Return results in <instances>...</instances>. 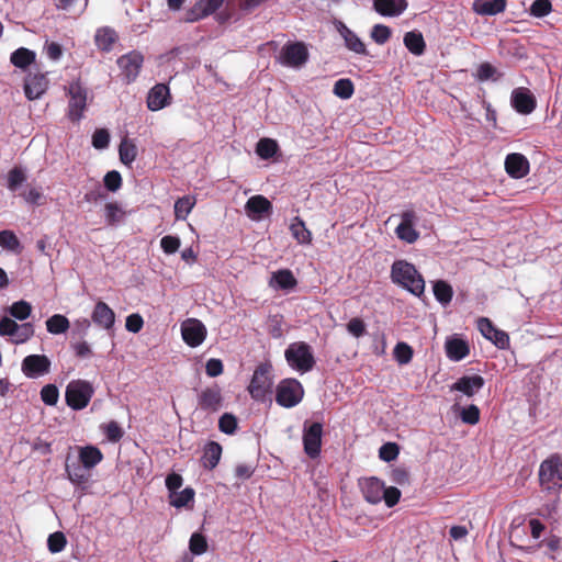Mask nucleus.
I'll use <instances>...</instances> for the list:
<instances>
[{
  "instance_id": "obj_7",
  "label": "nucleus",
  "mask_w": 562,
  "mask_h": 562,
  "mask_svg": "<svg viewBox=\"0 0 562 562\" xmlns=\"http://www.w3.org/2000/svg\"><path fill=\"white\" fill-rule=\"evenodd\" d=\"M310 54L305 43L288 42L283 45L279 61L286 67L300 68L306 64Z\"/></svg>"
},
{
  "instance_id": "obj_11",
  "label": "nucleus",
  "mask_w": 562,
  "mask_h": 562,
  "mask_svg": "<svg viewBox=\"0 0 562 562\" xmlns=\"http://www.w3.org/2000/svg\"><path fill=\"white\" fill-rule=\"evenodd\" d=\"M144 57L139 52L132 50L117 59V65L126 83L133 82L142 69Z\"/></svg>"
},
{
  "instance_id": "obj_37",
  "label": "nucleus",
  "mask_w": 562,
  "mask_h": 562,
  "mask_svg": "<svg viewBox=\"0 0 562 562\" xmlns=\"http://www.w3.org/2000/svg\"><path fill=\"white\" fill-rule=\"evenodd\" d=\"M434 295L439 303L447 305L453 296L452 286L447 281L438 280L434 283Z\"/></svg>"
},
{
  "instance_id": "obj_32",
  "label": "nucleus",
  "mask_w": 562,
  "mask_h": 562,
  "mask_svg": "<svg viewBox=\"0 0 562 562\" xmlns=\"http://www.w3.org/2000/svg\"><path fill=\"white\" fill-rule=\"evenodd\" d=\"M405 47L414 55L420 56L426 49V43L420 32L411 31L404 35Z\"/></svg>"
},
{
  "instance_id": "obj_22",
  "label": "nucleus",
  "mask_w": 562,
  "mask_h": 562,
  "mask_svg": "<svg viewBox=\"0 0 562 562\" xmlns=\"http://www.w3.org/2000/svg\"><path fill=\"white\" fill-rule=\"evenodd\" d=\"M505 170L512 178H524L529 173V161L522 154H509L505 159Z\"/></svg>"
},
{
  "instance_id": "obj_47",
  "label": "nucleus",
  "mask_w": 562,
  "mask_h": 562,
  "mask_svg": "<svg viewBox=\"0 0 562 562\" xmlns=\"http://www.w3.org/2000/svg\"><path fill=\"white\" fill-rule=\"evenodd\" d=\"M0 246L4 249L16 251L20 249V240L12 231L0 232Z\"/></svg>"
},
{
  "instance_id": "obj_58",
  "label": "nucleus",
  "mask_w": 562,
  "mask_h": 562,
  "mask_svg": "<svg viewBox=\"0 0 562 562\" xmlns=\"http://www.w3.org/2000/svg\"><path fill=\"white\" fill-rule=\"evenodd\" d=\"M181 241L178 236L166 235L160 239V247L167 255L177 252L180 248Z\"/></svg>"
},
{
  "instance_id": "obj_6",
  "label": "nucleus",
  "mask_w": 562,
  "mask_h": 562,
  "mask_svg": "<svg viewBox=\"0 0 562 562\" xmlns=\"http://www.w3.org/2000/svg\"><path fill=\"white\" fill-rule=\"evenodd\" d=\"M304 396V389L296 379H283L276 389V402L285 408L296 406Z\"/></svg>"
},
{
  "instance_id": "obj_50",
  "label": "nucleus",
  "mask_w": 562,
  "mask_h": 562,
  "mask_svg": "<svg viewBox=\"0 0 562 562\" xmlns=\"http://www.w3.org/2000/svg\"><path fill=\"white\" fill-rule=\"evenodd\" d=\"M194 490L191 487H186L180 493H176L175 497L170 499V505L177 508H181L187 506L194 498Z\"/></svg>"
},
{
  "instance_id": "obj_56",
  "label": "nucleus",
  "mask_w": 562,
  "mask_h": 562,
  "mask_svg": "<svg viewBox=\"0 0 562 562\" xmlns=\"http://www.w3.org/2000/svg\"><path fill=\"white\" fill-rule=\"evenodd\" d=\"M480 408L471 404L461 411L460 418L464 424L476 425L480 422Z\"/></svg>"
},
{
  "instance_id": "obj_31",
  "label": "nucleus",
  "mask_w": 562,
  "mask_h": 562,
  "mask_svg": "<svg viewBox=\"0 0 562 562\" xmlns=\"http://www.w3.org/2000/svg\"><path fill=\"white\" fill-rule=\"evenodd\" d=\"M117 38V33L113 29L101 27L97 30L94 42L100 50L110 52Z\"/></svg>"
},
{
  "instance_id": "obj_28",
  "label": "nucleus",
  "mask_w": 562,
  "mask_h": 562,
  "mask_svg": "<svg viewBox=\"0 0 562 562\" xmlns=\"http://www.w3.org/2000/svg\"><path fill=\"white\" fill-rule=\"evenodd\" d=\"M446 355L452 361H460L469 356L470 347L468 342L461 338H450L445 345Z\"/></svg>"
},
{
  "instance_id": "obj_29",
  "label": "nucleus",
  "mask_w": 562,
  "mask_h": 562,
  "mask_svg": "<svg viewBox=\"0 0 562 562\" xmlns=\"http://www.w3.org/2000/svg\"><path fill=\"white\" fill-rule=\"evenodd\" d=\"M222 457V446L216 441L207 442L203 448L201 464L206 470H213Z\"/></svg>"
},
{
  "instance_id": "obj_10",
  "label": "nucleus",
  "mask_w": 562,
  "mask_h": 562,
  "mask_svg": "<svg viewBox=\"0 0 562 562\" xmlns=\"http://www.w3.org/2000/svg\"><path fill=\"white\" fill-rule=\"evenodd\" d=\"M223 402L222 389L216 383L204 387L198 394L199 408L207 413L218 412L223 407Z\"/></svg>"
},
{
  "instance_id": "obj_59",
  "label": "nucleus",
  "mask_w": 562,
  "mask_h": 562,
  "mask_svg": "<svg viewBox=\"0 0 562 562\" xmlns=\"http://www.w3.org/2000/svg\"><path fill=\"white\" fill-rule=\"evenodd\" d=\"M552 10L550 0H536L530 7V14L536 18H543Z\"/></svg>"
},
{
  "instance_id": "obj_17",
  "label": "nucleus",
  "mask_w": 562,
  "mask_h": 562,
  "mask_svg": "<svg viewBox=\"0 0 562 562\" xmlns=\"http://www.w3.org/2000/svg\"><path fill=\"white\" fill-rule=\"evenodd\" d=\"M415 220L416 213L414 211H405L402 213V222L395 229L396 236L407 244H414L419 238V233L414 228Z\"/></svg>"
},
{
  "instance_id": "obj_12",
  "label": "nucleus",
  "mask_w": 562,
  "mask_h": 562,
  "mask_svg": "<svg viewBox=\"0 0 562 562\" xmlns=\"http://www.w3.org/2000/svg\"><path fill=\"white\" fill-rule=\"evenodd\" d=\"M181 334L184 342L188 346L195 348L205 340L207 330L201 321L196 318H189L182 324Z\"/></svg>"
},
{
  "instance_id": "obj_41",
  "label": "nucleus",
  "mask_w": 562,
  "mask_h": 562,
  "mask_svg": "<svg viewBox=\"0 0 562 562\" xmlns=\"http://www.w3.org/2000/svg\"><path fill=\"white\" fill-rule=\"evenodd\" d=\"M393 355L397 363L403 366L412 361L414 350L407 342L400 341L395 345Z\"/></svg>"
},
{
  "instance_id": "obj_34",
  "label": "nucleus",
  "mask_w": 562,
  "mask_h": 562,
  "mask_svg": "<svg viewBox=\"0 0 562 562\" xmlns=\"http://www.w3.org/2000/svg\"><path fill=\"white\" fill-rule=\"evenodd\" d=\"M292 236L299 244H311L312 233L306 228L304 221L296 216L290 225Z\"/></svg>"
},
{
  "instance_id": "obj_25",
  "label": "nucleus",
  "mask_w": 562,
  "mask_h": 562,
  "mask_svg": "<svg viewBox=\"0 0 562 562\" xmlns=\"http://www.w3.org/2000/svg\"><path fill=\"white\" fill-rule=\"evenodd\" d=\"M507 0H474L472 10L479 15H496L506 10Z\"/></svg>"
},
{
  "instance_id": "obj_60",
  "label": "nucleus",
  "mask_w": 562,
  "mask_h": 562,
  "mask_svg": "<svg viewBox=\"0 0 562 562\" xmlns=\"http://www.w3.org/2000/svg\"><path fill=\"white\" fill-rule=\"evenodd\" d=\"M90 327H91V323L88 318L82 317V318L76 319L74 322L71 336L74 338L83 339L87 336Z\"/></svg>"
},
{
  "instance_id": "obj_5",
  "label": "nucleus",
  "mask_w": 562,
  "mask_h": 562,
  "mask_svg": "<svg viewBox=\"0 0 562 562\" xmlns=\"http://www.w3.org/2000/svg\"><path fill=\"white\" fill-rule=\"evenodd\" d=\"M539 483L546 491H559L562 487V459L558 454H552L541 462Z\"/></svg>"
},
{
  "instance_id": "obj_1",
  "label": "nucleus",
  "mask_w": 562,
  "mask_h": 562,
  "mask_svg": "<svg viewBox=\"0 0 562 562\" xmlns=\"http://www.w3.org/2000/svg\"><path fill=\"white\" fill-rule=\"evenodd\" d=\"M390 278L392 282L416 296L425 291V280L416 267L403 259L395 260L391 266Z\"/></svg>"
},
{
  "instance_id": "obj_39",
  "label": "nucleus",
  "mask_w": 562,
  "mask_h": 562,
  "mask_svg": "<svg viewBox=\"0 0 562 562\" xmlns=\"http://www.w3.org/2000/svg\"><path fill=\"white\" fill-rule=\"evenodd\" d=\"M69 325L68 318L61 314H55L46 321L47 331L54 335L66 333Z\"/></svg>"
},
{
  "instance_id": "obj_61",
  "label": "nucleus",
  "mask_w": 562,
  "mask_h": 562,
  "mask_svg": "<svg viewBox=\"0 0 562 562\" xmlns=\"http://www.w3.org/2000/svg\"><path fill=\"white\" fill-rule=\"evenodd\" d=\"M103 182L109 191L115 192L122 187V177L119 171L112 170L106 172Z\"/></svg>"
},
{
  "instance_id": "obj_2",
  "label": "nucleus",
  "mask_w": 562,
  "mask_h": 562,
  "mask_svg": "<svg viewBox=\"0 0 562 562\" xmlns=\"http://www.w3.org/2000/svg\"><path fill=\"white\" fill-rule=\"evenodd\" d=\"M272 364L270 362L259 363L252 374L247 387L250 396L258 402H265L267 396L272 393Z\"/></svg>"
},
{
  "instance_id": "obj_26",
  "label": "nucleus",
  "mask_w": 562,
  "mask_h": 562,
  "mask_svg": "<svg viewBox=\"0 0 562 562\" xmlns=\"http://www.w3.org/2000/svg\"><path fill=\"white\" fill-rule=\"evenodd\" d=\"M374 10L384 16H396L407 8L406 0H373Z\"/></svg>"
},
{
  "instance_id": "obj_48",
  "label": "nucleus",
  "mask_w": 562,
  "mask_h": 562,
  "mask_svg": "<svg viewBox=\"0 0 562 562\" xmlns=\"http://www.w3.org/2000/svg\"><path fill=\"white\" fill-rule=\"evenodd\" d=\"M67 539L61 531L50 533L47 539V547L52 553H58L65 549Z\"/></svg>"
},
{
  "instance_id": "obj_33",
  "label": "nucleus",
  "mask_w": 562,
  "mask_h": 562,
  "mask_svg": "<svg viewBox=\"0 0 562 562\" xmlns=\"http://www.w3.org/2000/svg\"><path fill=\"white\" fill-rule=\"evenodd\" d=\"M196 203V199L193 195H184L177 199L175 202V218L177 221H184L191 213L192 209Z\"/></svg>"
},
{
  "instance_id": "obj_24",
  "label": "nucleus",
  "mask_w": 562,
  "mask_h": 562,
  "mask_svg": "<svg viewBox=\"0 0 562 562\" xmlns=\"http://www.w3.org/2000/svg\"><path fill=\"white\" fill-rule=\"evenodd\" d=\"M91 318L98 326L104 329H111L115 322V314L106 303L99 301L94 305Z\"/></svg>"
},
{
  "instance_id": "obj_49",
  "label": "nucleus",
  "mask_w": 562,
  "mask_h": 562,
  "mask_svg": "<svg viewBox=\"0 0 562 562\" xmlns=\"http://www.w3.org/2000/svg\"><path fill=\"white\" fill-rule=\"evenodd\" d=\"M189 549L195 555H201L207 550L206 538L199 532H194L189 541Z\"/></svg>"
},
{
  "instance_id": "obj_20",
  "label": "nucleus",
  "mask_w": 562,
  "mask_h": 562,
  "mask_svg": "<svg viewBox=\"0 0 562 562\" xmlns=\"http://www.w3.org/2000/svg\"><path fill=\"white\" fill-rule=\"evenodd\" d=\"M48 88V79L43 74H30L25 78L24 82V92L25 97L29 100H36L41 98L42 94Z\"/></svg>"
},
{
  "instance_id": "obj_36",
  "label": "nucleus",
  "mask_w": 562,
  "mask_h": 562,
  "mask_svg": "<svg viewBox=\"0 0 562 562\" xmlns=\"http://www.w3.org/2000/svg\"><path fill=\"white\" fill-rule=\"evenodd\" d=\"M279 150V145L276 139L261 138L257 143L256 153L261 159L272 158Z\"/></svg>"
},
{
  "instance_id": "obj_46",
  "label": "nucleus",
  "mask_w": 562,
  "mask_h": 562,
  "mask_svg": "<svg viewBox=\"0 0 562 562\" xmlns=\"http://www.w3.org/2000/svg\"><path fill=\"white\" fill-rule=\"evenodd\" d=\"M26 180L25 172L20 167H14L8 172V189L16 191V189Z\"/></svg>"
},
{
  "instance_id": "obj_27",
  "label": "nucleus",
  "mask_w": 562,
  "mask_h": 562,
  "mask_svg": "<svg viewBox=\"0 0 562 562\" xmlns=\"http://www.w3.org/2000/svg\"><path fill=\"white\" fill-rule=\"evenodd\" d=\"M246 213L252 218H260L265 213L272 211L271 202L263 195H254L248 199L245 205Z\"/></svg>"
},
{
  "instance_id": "obj_8",
  "label": "nucleus",
  "mask_w": 562,
  "mask_h": 562,
  "mask_svg": "<svg viewBox=\"0 0 562 562\" xmlns=\"http://www.w3.org/2000/svg\"><path fill=\"white\" fill-rule=\"evenodd\" d=\"M68 117L71 122H79L83 117L87 108V90L79 81H74L68 87Z\"/></svg>"
},
{
  "instance_id": "obj_21",
  "label": "nucleus",
  "mask_w": 562,
  "mask_h": 562,
  "mask_svg": "<svg viewBox=\"0 0 562 562\" xmlns=\"http://www.w3.org/2000/svg\"><path fill=\"white\" fill-rule=\"evenodd\" d=\"M484 384L485 380L479 374L464 375L459 378L451 385V391H458L469 397H472L484 386Z\"/></svg>"
},
{
  "instance_id": "obj_55",
  "label": "nucleus",
  "mask_w": 562,
  "mask_h": 562,
  "mask_svg": "<svg viewBox=\"0 0 562 562\" xmlns=\"http://www.w3.org/2000/svg\"><path fill=\"white\" fill-rule=\"evenodd\" d=\"M59 397V391L55 384H46L41 390L42 401L49 406L56 405Z\"/></svg>"
},
{
  "instance_id": "obj_14",
  "label": "nucleus",
  "mask_w": 562,
  "mask_h": 562,
  "mask_svg": "<svg viewBox=\"0 0 562 562\" xmlns=\"http://www.w3.org/2000/svg\"><path fill=\"white\" fill-rule=\"evenodd\" d=\"M50 360L45 355H30L22 361V371L27 378H38L49 372Z\"/></svg>"
},
{
  "instance_id": "obj_44",
  "label": "nucleus",
  "mask_w": 562,
  "mask_h": 562,
  "mask_svg": "<svg viewBox=\"0 0 562 562\" xmlns=\"http://www.w3.org/2000/svg\"><path fill=\"white\" fill-rule=\"evenodd\" d=\"M31 312H32L31 304L23 300L14 302L9 307L10 315L19 321H25L26 318H29V316L31 315Z\"/></svg>"
},
{
  "instance_id": "obj_13",
  "label": "nucleus",
  "mask_w": 562,
  "mask_h": 562,
  "mask_svg": "<svg viewBox=\"0 0 562 562\" xmlns=\"http://www.w3.org/2000/svg\"><path fill=\"white\" fill-rule=\"evenodd\" d=\"M477 329L488 340H491L497 348L506 349L509 347V336L506 331L497 329L490 318L480 317L477 319Z\"/></svg>"
},
{
  "instance_id": "obj_51",
  "label": "nucleus",
  "mask_w": 562,
  "mask_h": 562,
  "mask_svg": "<svg viewBox=\"0 0 562 562\" xmlns=\"http://www.w3.org/2000/svg\"><path fill=\"white\" fill-rule=\"evenodd\" d=\"M104 210L106 223L110 226L117 224L124 215L122 209L119 206L117 203L114 202L106 203Z\"/></svg>"
},
{
  "instance_id": "obj_42",
  "label": "nucleus",
  "mask_w": 562,
  "mask_h": 562,
  "mask_svg": "<svg viewBox=\"0 0 562 562\" xmlns=\"http://www.w3.org/2000/svg\"><path fill=\"white\" fill-rule=\"evenodd\" d=\"M333 91L335 95L346 100L352 97L355 92V86L350 79L342 78L335 82Z\"/></svg>"
},
{
  "instance_id": "obj_43",
  "label": "nucleus",
  "mask_w": 562,
  "mask_h": 562,
  "mask_svg": "<svg viewBox=\"0 0 562 562\" xmlns=\"http://www.w3.org/2000/svg\"><path fill=\"white\" fill-rule=\"evenodd\" d=\"M273 280L277 282L278 286L284 290L293 289L296 285V279L294 278L292 271L288 269L279 270L273 273Z\"/></svg>"
},
{
  "instance_id": "obj_4",
  "label": "nucleus",
  "mask_w": 562,
  "mask_h": 562,
  "mask_svg": "<svg viewBox=\"0 0 562 562\" xmlns=\"http://www.w3.org/2000/svg\"><path fill=\"white\" fill-rule=\"evenodd\" d=\"M94 394L93 385L87 380H72L65 391L66 404L74 411L86 408Z\"/></svg>"
},
{
  "instance_id": "obj_54",
  "label": "nucleus",
  "mask_w": 562,
  "mask_h": 562,
  "mask_svg": "<svg viewBox=\"0 0 562 562\" xmlns=\"http://www.w3.org/2000/svg\"><path fill=\"white\" fill-rule=\"evenodd\" d=\"M102 429L106 436V439L111 442L120 441L124 435L122 427L115 420H111L106 425L102 426Z\"/></svg>"
},
{
  "instance_id": "obj_64",
  "label": "nucleus",
  "mask_w": 562,
  "mask_h": 562,
  "mask_svg": "<svg viewBox=\"0 0 562 562\" xmlns=\"http://www.w3.org/2000/svg\"><path fill=\"white\" fill-rule=\"evenodd\" d=\"M400 453L398 446L394 442L384 443L379 451V457L386 462L393 461Z\"/></svg>"
},
{
  "instance_id": "obj_45",
  "label": "nucleus",
  "mask_w": 562,
  "mask_h": 562,
  "mask_svg": "<svg viewBox=\"0 0 562 562\" xmlns=\"http://www.w3.org/2000/svg\"><path fill=\"white\" fill-rule=\"evenodd\" d=\"M66 473L74 484L79 485L88 481V474L86 473L85 468L79 464L69 465L66 463Z\"/></svg>"
},
{
  "instance_id": "obj_15",
  "label": "nucleus",
  "mask_w": 562,
  "mask_h": 562,
  "mask_svg": "<svg viewBox=\"0 0 562 562\" xmlns=\"http://www.w3.org/2000/svg\"><path fill=\"white\" fill-rule=\"evenodd\" d=\"M512 106L520 114L527 115L533 112L537 101L531 91L519 87L513 90L510 97Z\"/></svg>"
},
{
  "instance_id": "obj_52",
  "label": "nucleus",
  "mask_w": 562,
  "mask_h": 562,
  "mask_svg": "<svg viewBox=\"0 0 562 562\" xmlns=\"http://www.w3.org/2000/svg\"><path fill=\"white\" fill-rule=\"evenodd\" d=\"M237 425V418L231 413H225L220 417L218 428L226 435L235 434Z\"/></svg>"
},
{
  "instance_id": "obj_38",
  "label": "nucleus",
  "mask_w": 562,
  "mask_h": 562,
  "mask_svg": "<svg viewBox=\"0 0 562 562\" xmlns=\"http://www.w3.org/2000/svg\"><path fill=\"white\" fill-rule=\"evenodd\" d=\"M119 155L121 161L124 165L130 166L136 159L137 147L133 140L124 138L119 146Z\"/></svg>"
},
{
  "instance_id": "obj_53",
  "label": "nucleus",
  "mask_w": 562,
  "mask_h": 562,
  "mask_svg": "<svg viewBox=\"0 0 562 562\" xmlns=\"http://www.w3.org/2000/svg\"><path fill=\"white\" fill-rule=\"evenodd\" d=\"M391 34V29L384 24H375L371 30V38L379 45L385 44Z\"/></svg>"
},
{
  "instance_id": "obj_16",
  "label": "nucleus",
  "mask_w": 562,
  "mask_h": 562,
  "mask_svg": "<svg viewBox=\"0 0 562 562\" xmlns=\"http://www.w3.org/2000/svg\"><path fill=\"white\" fill-rule=\"evenodd\" d=\"M226 0H199L187 11L186 21L195 22L217 11Z\"/></svg>"
},
{
  "instance_id": "obj_62",
  "label": "nucleus",
  "mask_w": 562,
  "mask_h": 562,
  "mask_svg": "<svg viewBox=\"0 0 562 562\" xmlns=\"http://www.w3.org/2000/svg\"><path fill=\"white\" fill-rule=\"evenodd\" d=\"M34 335V327L31 323H24L22 325H19V330L15 333L13 337V342L24 344L32 336Z\"/></svg>"
},
{
  "instance_id": "obj_9",
  "label": "nucleus",
  "mask_w": 562,
  "mask_h": 562,
  "mask_svg": "<svg viewBox=\"0 0 562 562\" xmlns=\"http://www.w3.org/2000/svg\"><path fill=\"white\" fill-rule=\"evenodd\" d=\"M323 425L318 422L304 423L303 427V448L304 452L311 459H316L322 450Z\"/></svg>"
},
{
  "instance_id": "obj_18",
  "label": "nucleus",
  "mask_w": 562,
  "mask_h": 562,
  "mask_svg": "<svg viewBox=\"0 0 562 562\" xmlns=\"http://www.w3.org/2000/svg\"><path fill=\"white\" fill-rule=\"evenodd\" d=\"M336 30L340 34V36L345 41L346 47L359 55H369L366 44L361 41V38L352 31L350 30L344 22L337 21Z\"/></svg>"
},
{
  "instance_id": "obj_57",
  "label": "nucleus",
  "mask_w": 562,
  "mask_h": 562,
  "mask_svg": "<svg viewBox=\"0 0 562 562\" xmlns=\"http://www.w3.org/2000/svg\"><path fill=\"white\" fill-rule=\"evenodd\" d=\"M70 347L75 356L79 359H87L93 356L90 345L83 339L71 341Z\"/></svg>"
},
{
  "instance_id": "obj_3",
  "label": "nucleus",
  "mask_w": 562,
  "mask_h": 562,
  "mask_svg": "<svg viewBox=\"0 0 562 562\" xmlns=\"http://www.w3.org/2000/svg\"><path fill=\"white\" fill-rule=\"evenodd\" d=\"M284 357L292 369L303 373L311 371L316 363L312 348L305 341L290 344Z\"/></svg>"
},
{
  "instance_id": "obj_23",
  "label": "nucleus",
  "mask_w": 562,
  "mask_h": 562,
  "mask_svg": "<svg viewBox=\"0 0 562 562\" xmlns=\"http://www.w3.org/2000/svg\"><path fill=\"white\" fill-rule=\"evenodd\" d=\"M170 91L164 83L155 85L147 95V108L150 111H158L169 104Z\"/></svg>"
},
{
  "instance_id": "obj_40",
  "label": "nucleus",
  "mask_w": 562,
  "mask_h": 562,
  "mask_svg": "<svg viewBox=\"0 0 562 562\" xmlns=\"http://www.w3.org/2000/svg\"><path fill=\"white\" fill-rule=\"evenodd\" d=\"M474 77L479 81H486V80L496 81L502 77V74H499L497 71V69L492 64L485 61V63H482L479 65Z\"/></svg>"
},
{
  "instance_id": "obj_19",
  "label": "nucleus",
  "mask_w": 562,
  "mask_h": 562,
  "mask_svg": "<svg viewBox=\"0 0 562 562\" xmlns=\"http://www.w3.org/2000/svg\"><path fill=\"white\" fill-rule=\"evenodd\" d=\"M359 486L364 499L370 504H379L382 501L384 490L383 481L378 477H366L359 481Z\"/></svg>"
},
{
  "instance_id": "obj_35",
  "label": "nucleus",
  "mask_w": 562,
  "mask_h": 562,
  "mask_svg": "<svg viewBox=\"0 0 562 562\" xmlns=\"http://www.w3.org/2000/svg\"><path fill=\"white\" fill-rule=\"evenodd\" d=\"M10 60L15 67L24 69L34 63L35 53L27 48L20 47L12 53Z\"/></svg>"
},
{
  "instance_id": "obj_63",
  "label": "nucleus",
  "mask_w": 562,
  "mask_h": 562,
  "mask_svg": "<svg viewBox=\"0 0 562 562\" xmlns=\"http://www.w3.org/2000/svg\"><path fill=\"white\" fill-rule=\"evenodd\" d=\"M110 134L105 128H98L92 135V145L97 149H104L109 146Z\"/></svg>"
},
{
  "instance_id": "obj_30",
  "label": "nucleus",
  "mask_w": 562,
  "mask_h": 562,
  "mask_svg": "<svg viewBox=\"0 0 562 562\" xmlns=\"http://www.w3.org/2000/svg\"><path fill=\"white\" fill-rule=\"evenodd\" d=\"M79 460L85 469L90 470L103 460V453L94 446H86L79 450Z\"/></svg>"
}]
</instances>
